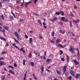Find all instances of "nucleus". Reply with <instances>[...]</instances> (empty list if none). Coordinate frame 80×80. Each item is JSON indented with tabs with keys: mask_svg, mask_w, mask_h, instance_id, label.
I'll return each instance as SVG.
<instances>
[{
	"mask_svg": "<svg viewBox=\"0 0 80 80\" xmlns=\"http://www.w3.org/2000/svg\"><path fill=\"white\" fill-rule=\"evenodd\" d=\"M14 34L15 36L18 39V40H19V39L20 40H22V38H21L19 34L17 32H15Z\"/></svg>",
	"mask_w": 80,
	"mask_h": 80,
	"instance_id": "f257e3e1",
	"label": "nucleus"
},
{
	"mask_svg": "<svg viewBox=\"0 0 80 80\" xmlns=\"http://www.w3.org/2000/svg\"><path fill=\"white\" fill-rule=\"evenodd\" d=\"M50 21L52 22H54L55 21L58 20V18L57 17H54V18H52V19H50Z\"/></svg>",
	"mask_w": 80,
	"mask_h": 80,
	"instance_id": "f03ea898",
	"label": "nucleus"
},
{
	"mask_svg": "<svg viewBox=\"0 0 80 80\" xmlns=\"http://www.w3.org/2000/svg\"><path fill=\"white\" fill-rule=\"evenodd\" d=\"M2 28L1 26H0V32H3V34H5L6 31L4 29L2 30Z\"/></svg>",
	"mask_w": 80,
	"mask_h": 80,
	"instance_id": "7ed1b4c3",
	"label": "nucleus"
},
{
	"mask_svg": "<svg viewBox=\"0 0 80 80\" xmlns=\"http://www.w3.org/2000/svg\"><path fill=\"white\" fill-rule=\"evenodd\" d=\"M63 74H64L67 71V67L66 66H64L62 69Z\"/></svg>",
	"mask_w": 80,
	"mask_h": 80,
	"instance_id": "20e7f679",
	"label": "nucleus"
},
{
	"mask_svg": "<svg viewBox=\"0 0 80 80\" xmlns=\"http://www.w3.org/2000/svg\"><path fill=\"white\" fill-rule=\"evenodd\" d=\"M70 73L72 75V77H75V73L74 71L71 70L70 71Z\"/></svg>",
	"mask_w": 80,
	"mask_h": 80,
	"instance_id": "39448f33",
	"label": "nucleus"
},
{
	"mask_svg": "<svg viewBox=\"0 0 80 80\" xmlns=\"http://www.w3.org/2000/svg\"><path fill=\"white\" fill-rule=\"evenodd\" d=\"M38 23L39 24V26H40L42 27V24L40 19H38Z\"/></svg>",
	"mask_w": 80,
	"mask_h": 80,
	"instance_id": "423d86ee",
	"label": "nucleus"
},
{
	"mask_svg": "<svg viewBox=\"0 0 80 80\" xmlns=\"http://www.w3.org/2000/svg\"><path fill=\"white\" fill-rule=\"evenodd\" d=\"M5 65H6V63L5 62L3 61H0V66H3Z\"/></svg>",
	"mask_w": 80,
	"mask_h": 80,
	"instance_id": "0eeeda50",
	"label": "nucleus"
},
{
	"mask_svg": "<svg viewBox=\"0 0 80 80\" xmlns=\"http://www.w3.org/2000/svg\"><path fill=\"white\" fill-rule=\"evenodd\" d=\"M3 28H4V30H9V27H8L7 26L5 25L4 26H3Z\"/></svg>",
	"mask_w": 80,
	"mask_h": 80,
	"instance_id": "6e6552de",
	"label": "nucleus"
},
{
	"mask_svg": "<svg viewBox=\"0 0 80 80\" xmlns=\"http://www.w3.org/2000/svg\"><path fill=\"white\" fill-rule=\"evenodd\" d=\"M80 22V20L78 19H77L76 20H73V23H77L78 22Z\"/></svg>",
	"mask_w": 80,
	"mask_h": 80,
	"instance_id": "1a4fd4ad",
	"label": "nucleus"
},
{
	"mask_svg": "<svg viewBox=\"0 0 80 80\" xmlns=\"http://www.w3.org/2000/svg\"><path fill=\"white\" fill-rule=\"evenodd\" d=\"M12 38L14 40V41H15L16 43L18 44L20 43L19 42L17 39H16L15 38Z\"/></svg>",
	"mask_w": 80,
	"mask_h": 80,
	"instance_id": "9d476101",
	"label": "nucleus"
},
{
	"mask_svg": "<svg viewBox=\"0 0 80 80\" xmlns=\"http://www.w3.org/2000/svg\"><path fill=\"white\" fill-rule=\"evenodd\" d=\"M74 50V49L73 48V49L72 48H71V47H70V48L69 50L72 53V54L73 53Z\"/></svg>",
	"mask_w": 80,
	"mask_h": 80,
	"instance_id": "9b49d317",
	"label": "nucleus"
},
{
	"mask_svg": "<svg viewBox=\"0 0 80 80\" xmlns=\"http://www.w3.org/2000/svg\"><path fill=\"white\" fill-rule=\"evenodd\" d=\"M44 68L43 66H42L41 67V70L42 72L41 73L42 74L44 72Z\"/></svg>",
	"mask_w": 80,
	"mask_h": 80,
	"instance_id": "f8f14e48",
	"label": "nucleus"
},
{
	"mask_svg": "<svg viewBox=\"0 0 80 80\" xmlns=\"http://www.w3.org/2000/svg\"><path fill=\"white\" fill-rule=\"evenodd\" d=\"M9 72L12 74H13L14 75H15V73L12 70H10L9 71Z\"/></svg>",
	"mask_w": 80,
	"mask_h": 80,
	"instance_id": "ddd939ff",
	"label": "nucleus"
},
{
	"mask_svg": "<svg viewBox=\"0 0 80 80\" xmlns=\"http://www.w3.org/2000/svg\"><path fill=\"white\" fill-rule=\"evenodd\" d=\"M61 42V40L59 39H57L56 41V44L58 43Z\"/></svg>",
	"mask_w": 80,
	"mask_h": 80,
	"instance_id": "4468645a",
	"label": "nucleus"
},
{
	"mask_svg": "<svg viewBox=\"0 0 80 80\" xmlns=\"http://www.w3.org/2000/svg\"><path fill=\"white\" fill-rule=\"evenodd\" d=\"M58 45L59 47H61V48H64V46H62V45H61V44H58Z\"/></svg>",
	"mask_w": 80,
	"mask_h": 80,
	"instance_id": "2eb2a0df",
	"label": "nucleus"
},
{
	"mask_svg": "<svg viewBox=\"0 0 80 80\" xmlns=\"http://www.w3.org/2000/svg\"><path fill=\"white\" fill-rule=\"evenodd\" d=\"M16 3L19 4H22V2L20 1H16Z\"/></svg>",
	"mask_w": 80,
	"mask_h": 80,
	"instance_id": "dca6fc26",
	"label": "nucleus"
},
{
	"mask_svg": "<svg viewBox=\"0 0 80 80\" xmlns=\"http://www.w3.org/2000/svg\"><path fill=\"white\" fill-rule=\"evenodd\" d=\"M32 52L31 51L30 52V53H29V54L28 56V57L29 58H31L32 57Z\"/></svg>",
	"mask_w": 80,
	"mask_h": 80,
	"instance_id": "f3484780",
	"label": "nucleus"
},
{
	"mask_svg": "<svg viewBox=\"0 0 80 80\" xmlns=\"http://www.w3.org/2000/svg\"><path fill=\"white\" fill-rule=\"evenodd\" d=\"M79 73H78L75 76V78L77 79L79 78Z\"/></svg>",
	"mask_w": 80,
	"mask_h": 80,
	"instance_id": "a211bd4d",
	"label": "nucleus"
},
{
	"mask_svg": "<svg viewBox=\"0 0 80 80\" xmlns=\"http://www.w3.org/2000/svg\"><path fill=\"white\" fill-rule=\"evenodd\" d=\"M42 24L44 28H45L46 29V28H47V27L45 26V25H46V23L44 22H43Z\"/></svg>",
	"mask_w": 80,
	"mask_h": 80,
	"instance_id": "6ab92c4d",
	"label": "nucleus"
},
{
	"mask_svg": "<svg viewBox=\"0 0 80 80\" xmlns=\"http://www.w3.org/2000/svg\"><path fill=\"white\" fill-rule=\"evenodd\" d=\"M76 50L78 51V53H77L78 56H79L80 53H79V51L78 48H77Z\"/></svg>",
	"mask_w": 80,
	"mask_h": 80,
	"instance_id": "aec40b11",
	"label": "nucleus"
},
{
	"mask_svg": "<svg viewBox=\"0 0 80 80\" xmlns=\"http://www.w3.org/2000/svg\"><path fill=\"white\" fill-rule=\"evenodd\" d=\"M68 33L72 36H74V34L72 32H68Z\"/></svg>",
	"mask_w": 80,
	"mask_h": 80,
	"instance_id": "412c9836",
	"label": "nucleus"
},
{
	"mask_svg": "<svg viewBox=\"0 0 80 80\" xmlns=\"http://www.w3.org/2000/svg\"><path fill=\"white\" fill-rule=\"evenodd\" d=\"M69 57L68 55H67V62H68L69 60Z\"/></svg>",
	"mask_w": 80,
	"mask_h": 80,
	"instance_id": "4be33fe9",
	"label": "nucleus"
},
{
	"mask_svg": "<svg viewBox=\"0 0 80 80\" xmlns=\"http://www.w3.org/2000/svg\"><path fill=\"white\" fill-rule=\"evenodd\" d=\"M29 41H30V44H32V38H30V39H29Z\"/></svg>",
	"mask_w": 80,
	"mask_h": 80,
	"instance_id": "5701e85b",
	"label": "nucleus"
},
{
	"mask_svg": "<svg viewBox=\"0 0 80 80\" xmlns=\"http://www.w3.org/2000/svg\"><path fill=\"white\" fill-rule=\"evenodd\" d=\"M11 13L12 14V15H13V17H14V18H16V16H15V15L14 13H13V11H11Z\"/></svg>",
	"mask_w": 80,
	"mask_h": 80,
	"instance_id": "b1692460",
	"label": "nucleus"
},
{
	"mask_svg": "<svg viewBox=\"0 0 80 80\" xmlns=\"http://www.w3.org/2000/svg\"><path fill=\"white\" fill-rule=\"evenodd\" d=\"M60 14V12H57V11H56V12L55 14L56 15H59Z\"/></svg>",
	"mask_w": 80,
	"mask_h": 80,
	"instance_id": "393cba45",
	"label": "nucleus"
},
{
	"mask_svg": "<svg viewBox=\"0 0 80 80\" xmlns=\"http://www.w3.org/2000/svg\"><path fill=\"white\" fill-rule=\"evenodd\" d=\"M60 14H61L62 16L64 15V13L63 11H60Z\"/></svg>",
	"mask_w": 80,
	"mask_h": 80,
	"instance_id": "a878e982",
	"label": "nucleus"
},
{
	"mask_svg": "<svg viewBox=\"0 0 80 80\" xmlns=\"http://www.w3.org/2000/svg\"><path fill=\"white\" fill-rule=\"evenodd\" d=\"M56 72H57V74L58 75H61V73H60V72H59V71L58 70H56Z\"/></svg>",
	"mask_w": 80,
	"mask_h": 80,
	"instance_id": "bb28decb",
	"label": "nucleus"
},
{
	"mask_svg": "<svg viewBox=\"0 0 80 80\" xmlns=\"http://www.w3.org/2000/svg\"><path fill=\"white\" fill-rule=\"evenodd\" d=\"M32 75L33 76V78H34V79L36 80H37V78L35 76V75L34 74H33Z\"/></svg>",
	"mask_w": 80,
	"mask_h": 80,
	"instance_id": "cd10ccee",
	"label": "nucleus"
},
{
	"mask_svg": "<svg viewBox=\"0 0 80 80\" xmlns=\"http://www.w3.org/2000/svg\"><path fill=\"white\" fill-rule=\"evenodd\" d=\"M55 34V32H54V31H53L51 34L52 36V37L54 36Z\"/></svg>",
	"mask_w": 80,
	"mask_h": 80,
	"instance_id": "c85d7f7f",
	"label": "nucleus"
},
{
	"mask_svg": "<svg viewBox=\"0 0 80 80\" xmlns=\"http://www.w3.org/2000/svg\"><path fill=\"white\" fill-rule=\"evenodd\" d=\"M75 65H78L79 64V62H78L77 61L76 62H75Z\"/></svg>",
	"mask_w": 80,
	"mask_h": 80,
	"instance_id": "c756f323",
	"label": "nucleus"
},
{
	"mask_svg": "<svg viewBox=\"0 0 80 80\" xmlns=\"http://www.w3.org/2000/svg\"><path fill=\"white\" fill-rule=\"evenodd\" d=\"M23 65H25V63L26 62V60H25L23 59Z\"/></svg>",
	"mask_w": 80,
	"mask_h": 80,
	"instance_id": "7c9ffc66",
	"label": "nucleus"
},
{
	"mask_svg": "<svg viewBox=\"0 0 80 80\" xmlns=\"http://www.w3.org/2000/svg\"><path fill=\"white\" fill-rule=\"evenodd\" d=\"M10 19L11 20H13L14 19V18L12 16H10Z\"/></svg>",
	"mask_w": 80,
	"mask_h": 80,
	"instance_id": "2f4dec72",
	"label": "nucleus"
},
{
	"mask_svg": "<svg viewBox=\"0 0 80 80\" xmlns=\"http://www.w3.org/2000/svg\"><path fill=\"white\" fill-rule=\"evenodd\" d=\"M1 17H2V20H5L4 16L3 15H2V14L1 15Z\"/></svg>",
	"mask_w": 80,
	"mask_h": 80,
	"instance_id": "473e14b6",
	"label": "nucleus"
},
{
	"mask_svg": "<svg viewBox=\"0 0 80 80\" xmlns=\"http://www.w3.org/2000/svg\"><path fill=\"white\" fill-rule=\"evenodd\" d=\"M31 65H32V66H34V62H31Z\"/></svg>",
	"mask_w": 80,
	"mask_h": 80,
	"instance_id": "72a5a7b5",
	"label": "nucleus"
},
{
	"mask_svg": "<svg viewBox=\"0 0 80 80\" xmlns=\"http://www.w3.org/2000/svg\"><path fill=\"white\" fill-rule=\"evenodd\" d=\"M24 34H25V38H26V39H28V36L26 34V33H25Z\"/></svg>",
	"mask_w": 80,
	"mask_h": 80,
	"instance_id": "f704fd0d",
	"label": "nucleus"
},
{
	"mask_svg": "<svg viewBox=\"0 0 80 80\" xmlns=\"http://www.w3.org/2000/svg\"><path fill=\"white\" fill-rule=\"evenodd\" d=\"M51 61V59H48L47 60L46 62H50Z\"/></svg>",
	"mask_w": 80,
	"mask_h": 80,
	"instance_id": "c9c22d12",
	"label": "nucleus"
},
{
	"mask_svg": "<svg viewBox=\"0 0 80 80\" xmlns=\"http://www.w3.org/2000/svg\"><path fill=\"white\" fill-rule=\"evenodd\" d=\"M12 45L14 47H15L16 46V44L14 43H12Z\"/></svg>",
	"mask_w": 80,
	"mask_h": 80,
	"instance_id": "e433bc0d",
	"label": "nucleus"
},
{
	"mask_svg": "<svg viewBox=\"0 0 80 80\" xmlns=\"http://www.w3.org/2000/svg\"><path fill=\"white\" fill-rule=\"evenodd\" d=\"M61 19L62 20L64 21L65 19V17H62L61 18Z\"/></svg>",
	"mask_w": 80,
	"mask_h": 80,
	"instance_id": "4c0bfd02",
	"label": "nucleus"
},
{
	"mask_svg": "<svg viewBox=\"0 0 80 80\" xmlns=\"http://www.w3.org/2000/svg\"><path fill=\"white\" fill-rule=\"evenodd\" d=\"M7 53V52H3L2 53V54H6Z\"/></svg>",
	"mask_w": 80,
	"mask_h": 80,
	"instance_id": "58836bf2",
	"label": "nucleus"
},
{
	"mask_svg": "<svg viewBox=\"0 0 80 80\" xmlns=\"http://www.w3.org/2000/svg\"><path fill=\"white\" fill-rule=\"evenodd\" d=\"M69 23H70V27H72V22L71 21H70Z\"/></svg>",
	"mask_w": 80,
	"mask_h": 80,
	"instance_id": "ea45409f",
	"label": "nucleus"
},
{
	"mask_svg": "<svg viewBox=\"0 0 80 80\" xmlns=\"http://www.w3.org/2000/svg\"><path fill=\"white\" fill-rule=\"evenodd\" d=\"M72 77L71 75H70V76H69V78H68V79H69V80H71L72 79Z\"/></svg>",
	"mask_w": 80,
	"mask_h": 80,
	"instance_id": "a19ab883",
	"label": "nucleus"
},
{
	"mask_svg": "<svg viewBox=\"0 0 80 80\" xmlns=\"http://www.w3.org/2000/svg\"><path fill=\"white\" fill-rule=\"evenodd\" d=\"M8 67H9V68H12V69H14V68H13V67L12 66H8Z\"/></svg>",
	"mask_w": 80,
	"mask_h": 80,
	"instance_id": "79ce46f5",
	"label": "nucleus"
},
{
	"mask_svg": "<svg viewBox=\"0 0 80 80\" xmlns=\"http://www.w3.org/2000/svg\"><path fill=\"white\" fill-rule=\"evenodd\" d=\"M9 46V44L7 42H6V46H5V47H7V46Z\"/></svg>",
	"mask_w": 80,
	"mask_h": 80,
	"instance_id": "37998d69",
	"label": "nucleus"
},
{
	"mask_svg": "<svg viewBox=\"0 0 80 80\" xmlns=\"http://www.w3.org/2000/svg\"><path fill=\"white\" fill-rule=\"evenodd\" d=\"M5 76H3L2 77V80H5Z\"/></svg>",
	"mask_w": 80,
	"mask_h": 80,
	"instance_id": "c03bdc74",
	"label": "nucleus"
},
{
	"mask_svg": "<svg viewBox=\"0 0 80 80\" xmlns=\"http://www.w3.org/2000/svg\"><path fill=\"white\" fill-rule=\"evenodd\" d=\"M27 72V71L24 74V77H26Z\"/></svg>",
	"mask_w": 80,
	"mask_h": 80,
	"instance_id": "a18cd8bd",
	"label": "nucleus"
},
{
	"mask_svg": "<svg viewBox=\"0 0 80 80\" xmlns=\"http://www.w3.org/2000/svg\"><path fill=\"white\" fill-rule=\"evenodd\" d=\"M59 51L61 52L60 53V55H62L63 53V52L62 51L60 50Z\"/></svg>",
	"mask_w": 80,
	"mask_h": 80,
	"instance_id": "49530a36",
	"label": "nucleus"
},
{
	"mask_svg": "<svg viewBox=\"0 0 80 80\" xmlns=\"http://www.w3.org/2000/svg\"><path fill=\"white\" fill-rule=\"evenodd\" d=\"M50 42L51 43H55V42L54 41H53L52 40H51V41H50Z\"/></svg>",
	"mask_w": 80,
	"mask_h": 80,
	"instance_id": "de8ad7c7",
	"label": "nucleus"
},
{
	"mask_svg": "<svg viewBox=\"0 0 80 80\" xmlns=\"http://www.w3.org/2000/svg\"><path fill=\"white\" fill-rule=\"evenodd\" d=\"M10 1V0H6V3H8V2L9 3Z\"/></svg>",
	"mask_w": 80,
	"mask_h": 80,
	"instance_id": "09e8293b",
	"label": "nucleus"
},
{
	"mask_svg": "<svg viewBox=\"0 0 80 80\" xmlns=\"http://www.w3.org/2000/svg\"><path fill=\"white\" fill-rule=\"evenodd\" d=\"M21 32L20 29H18V33H20Z\"/></svg>",
	"mask_w": 80,
	"mask_h": 80,
	"instance_id": "8fccbe9b",
	"label": "nucleus"
},
{
	"mask_svg": "<svg viewBox=\"0 0 80 80\" xmlns=\"http://www.w3.org/2000/svg\"><path fill=\"white\" fill-rule=\"evenodd\" d=\"M4 59V58L0 57V60H3Z\"/></svg>",
	"mask_w": 80,
	"mask_h": 80,
	"instance_id": "3c124183",
	"label": "nucleus"
},
{
	"mask_svg": "<svg viewBox=\"0 0 80 80\" xmlns=\"http://www.w3.org/2000/svg\"><path fill=\"white\" fill-rule=\"evenodd\" d=\"M73 40L74 41H75V42H77V39L76 38H74Z\"/></svg>",
	"mask_w": 80,
	"mask_h": 80,
	"instance_id": "603ef678",
	"label": "nucleus"
},
{
	"mask_svg": "<svg viewBox=\"0 0 80 80\" xmlns=\"http://www.w3.org/2000/svg\"><path fill=\"white\" fill-rule=\"evenodd\" d=\"M58 23L59 24H60V25H62V24H63V23L62 22H58Z\"/></svg>",
	"mask_w": 80,
	"mask_h": 80,
	"instance_id": "864d4df0",
	"label": "nucleus"
},
{
	"mask_svg": "<svg viewBox=\"0 0 80 80\" xmlns=\"http://www.w3.org/2000/svg\"><path fill=\"white\" fill-rule=\"evenodd\" d=\"M14 66L15 67H17V64L16 63H15V64H14Z\"/></svg>",
	"mask_w": 80,
	"mask_h": 80,
	"instance_id": "5fc2aeb1",
	"label": "nucleus"
},
{
	"mask_svg": "<svg viewBox=\"0 0 80 80\" xmlns=\"http://www.w3.org/2000/svg\"><path fill=\"white\" fill-rule=\"evenodd\" d=\"M28 5V3L27 2H25V7H27V6Z\"/></svg>",
	"mask_w": 80,
	"mask_h": 80,
	"instance_id": "6e6d98bb",
	"label": "nucleus"
},
{
	"mask_svg": "<svg viewBox=\"0 0 80 80\" xmlns=\"http://www.w3.org/2000/svg\"><path fill=\"white\" fill-rule=\"evenodd\" d=\"M44 56H46V54H47V52L46 51H45L44 52Z\"/></svg>",
	"mask_w": 80,
	"mask_h": 80,
	"instance_id": "4d7b16f0",
	"label": "nucleus"
},
{
	"mask_svg": "<svg viewBox=\"0 0 80 80\" xmlns=\"http://www.w3.org/2000/svg\"><path fill=\"white\" fill-rule=\"evenodd\" d=\"M61 59L62 61H64L65 60V59L64 58H61Z\"/></svg>",
	"mask_w": 80,
	"mask_h": 80,
	"instance_id": "13d9d810",
	"label": "nucleus"
},
{
	"mask_svg": "<svg viewBox=\"0 0 80 80\" xmlns=\"http://www.w3.org/2000/svg\"><path fill=\"white\" fill-rule=\"evenodd\" d=\"M71 14L72 17H74V16L72 14V12H71Z\"/></svg>",
	"mask_w": 80,
	"mask_h": 80,
	"instance_id": "bf43d9fd",
	"label": "nucleus"
},
{
	"mask_svg": "<svg viewBox=\"0 0 80 80\" xmlns=\"http://www.w3.org/2000/svg\"><path fill=\"white\" fill-rule=\"evenodd\" d=\"M33 14L35 16H38V14H37L36 13H35V12H33Z\"/></svg>",
	"mask_w": 80,
	"mask_h": 80,
	"instance_id": "052dcab7",
	"label": "nucleus"
},
{
	"mask_svg": "<svg viewBox=\"0 0 80 80\" xmlns=\"http://www.w3.org/2000/svg\"><path fill=\"white\" fill-rule=\"evenodd\" d=\"M23 21V19H20L19 20V22H22Z\"/></svg>",
	"mask_w": 80,
	"mask_h": 80,
	"instance_id": "680f3d73",
	"label": "nucleus"
},
{
	"mask_svg": "<svg viewBox=\"0 0 80 80\" xmlns=\"http://www.w3.org/2000/svg\"><path fill=\"white\" fill-rule=\"evenodd\" d=\"M46 56H43V59H44V60H46Z\"/></svg>",
	"mask_w": 80,
	"mask_h": 80,
	"instance_id": "e2e57ef3",
	"label": "nucleus"
},
{
	"mask_svg": "<svg viewBox=\"0 0 80 80\" xmlns=\"http://www.w3.org/2000/svg\"><path fill=\"white\" fill-rule=\"evenodd\" d=\"M68 20L67 19H64V22H67L68 21Z\"/></svg>",
	"mask_w": 80,
	"mask_h": 80,
	"instance_id": "0e129e2a",
	"label": "nucleus"
},
{
	"mask_svg": "<svg viewBox=\"0 0 80 80\" xmlns=\"http://www.w3.org/2000/svg\"><path fill=\"white\" fill-rule=\"evenodd\" d=\"M1 17H2L0 15V21H2V19Z\"/></svg>",
	"mask_w": 80,
	"mask_h": 80,
	"instance_id": "69168bd1",
	"label": "nucleus"
},
{
	"mask_svg": "<svg viewBox=\"0 0 80 80\" xmlns=\"http://www.w3.org/2000/svg\"><path fill=\"white\" fill-rule=\"evenodd\" d=\"M68 71H66V75L67 74H68Z\"/></svg>",
	"mask_w": 80,
	"mask_h": 80,
	"instance_id": "338daca9",
	"label": "nucleus"
},
{
	"mask_svg": "<svg viewBox=\"0 0 80 80\" xmlns=\"http://www.w3.org/2000/svg\"><path fill=\"white\" fill-rule=\"evenodd\" d=\"M73 61H74V62H77V60L76 59L75 60H73Z\"/></svg>",
	"mask_w": 80,
	"mask_h": 80,
	"instance_id": "774afa93",
	"label": "nucleus"
}]
</instances>
